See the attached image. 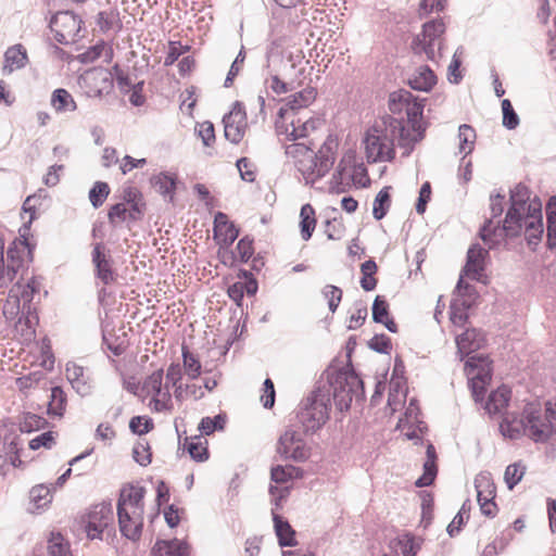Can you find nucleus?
<instances>
[{
    "label": "nucleus",
    "mask_w": 556,
    "mask_h": 556,
    "mask_svg": "<svg viewBox=\"0 0 556 556\" xmlns=\"http://www.w3.org/2000/svg\"><path fill=\"white\" fill-rule=\"evenodd\" d=\"M300 469L294 466H276L271 469L270 477L276 483H285L299 477Z\"/></svg>",
    "instance_id": "nucleus-52"
},
{
    "label": "nucleus",
    "mask_w": 556,
    "mask_h": 556,
    "mask_svg": "<svg viewBox=\"0 0 556 556\" xmlns=\"http://www.w3.org/2000/svg\"><path fill=\"white\" fill-rule=\"evenodd\" d=\"M503 125L507 129H515L519 125V117L508 99L502 101Z\"/></svg>",
    "instance_id": "nucleus-57"
},
{
    "label": "nucleus",
    "mask_w": 556,
    "mask_h": 556,
    "mask_svg": "<svg viewBox=\"0 0 556 556\" xmlns=\"http://www.w3.org/2000/svg\"><path fill=\"white\" fill-rule=\"evenodd\" d=\"M530 191L527 186L519 184L510 191V206L502 226L497 225L491 230L492 220H486L480 229V238L490 249L505 242L507 237H517L522 231V215L528 213Z\"/></svg>",
    "instance_id": "nucleus-2"
},
{
    "label": "nucleus",
    "mask_w": 556,
    "mask_h": 556,
    "mask_svg": "<svg viewBox=\"0 0 556 556\" xmlns=\"http://www.w3.org/2000/svg\"><path fill=\"white\" fill-rule=\"evenodd\" d=\"M195 130L204 146L210 147L215 140L214 126L211 122H203L197 125Z\"/></svg>",
    "instance_id": "nucleus-63"
},
{
    "label": "nucleus",
    "mask_w": 556,
    "mask_h": 556,
    "mask_svg": "<svg viewBox=\"0 0 556 556\" xmlns=\"http://www.w3.org/2000/svg\"><path fill=\"white\" fill-rule=\"evenodd\" d=\"M316 127L317 121L312 118L304 122L301 118L292 119L290 128H286V135L290 140H298L308 136L311 131L316 129Z\"/></svg>",
    "instance_id": "nucleus-36"
},
{
    "label": "nucleus",
    "mask_w": 556,
    "mask_h": 556,
    "mask_svg": "<svg viewBox=\"0 0 556 556\" xmlns=\"http://www.w3.org/2000/svg\"><path fill=\"white\" fill-rule=\"evenodd\" d=\"M458 138H459V153H464L465 155L471 153L476 139L475 129L467 124H463L458 128Z\"/></svg>",
    "instance_id": "nucleus-46"
},
{
    "label": "nucleus",
    "mask_w": 556,
    "mask_h": 556,
    "mask_svg": "<svg viewBox=\"0 0 556 556\" xmlns=\"http://www.w3.org/2000/svg\"><path fill=\"white\" fill-rule=\"evenodd\" d=\"M65 372L72 388L80 396H86L91 393L92 384L89 376L86 375L84 367L75 363H67Z\"/></svg>",
    "instance_id": "nucleus-22"
},
{
    "label": "nucleus",
    "mask_w": 556,
    "mask_h": 556,
    "mask_svg": "<svg viewBox=\"0 0 556 556\" xmlns=\"http://www.w3.org/2000/svg\"><path fill=\"white\" fill-rule=\"evenodd\" d=\"M226 424V416L218 414L215 417H204L199 424V430L202 434L210 435L216 430H223Z\"/></svg>",
    "instance_id": "nucleus-48"
},
{
    "label": "nucleus",
    "mask_w": 556,
    "mask_h": 556,
    "mask_svg": "<svg viewBox=\"0 0 556 556\" xmlns=\"http://www.w3.org/2000/svg\"><path fill=\"white\" fill-rule=\"evenodd\" d=\"M391 547L403 556H415L419 549V544L416 543L413 535L404 533L391 542Z\"/></svg>",
    "instance_id": "nucleus-43"
},
{
    "label": "nucleus",
    "mask_w": 556,
    "mask_h": 556,
    "mask_svg": "<svg viewBox=\"0 0 556 556\" xmlns=\"http://www.w3.org/2000/svg\"><path fill=\"white\" fill-rule=\"evenodd\" d=\"M113 521V510L111 505H96L87 516L85 530L90 540L101 539L104 530Z\"/></svg>",
    "instance_id": "nucleus-15"
},
{
    "label": "nucleus",
    "mask_w": 556,
    "mask_h": 556,
    "mask_svg": "<svg viewBox=\"0 0 556 556\" xmlns=\"http://www.w3.org/2000/svg\"><path fill=\"white\" fill-rule=\"evenodd\" d=\"M182 358L185 371L190 379H195L201 374V363L199 359L185 346H182Z\"/></svg>",
    "instance_id": "nucleus-50"
},
{
    "label": "nucleus",
    "mask_w": 556,
    "mask_h": 556,
    "mask_svg": "<svg viewBox=\"0 0 556 556\" xmlns=\"http://www.w3.org/2000/svg\"><path fill=\"white\" fill-rule=\"evenodd\" d=\"M30 504L34 506L29 507L30 513L46 508L52 501L51 488L47 484H38L31 488L29 491Z\"/></svg>",
    "instance_id": "nucleus-34"
},
{
    "label": "nucleus",
    "mask_w": 556,
    "mask_h": 556,
    "mask_svg": "<svg viewBox=\"0 0 556 556\" xmlns=\"http://www.w3.org/2000/svg\"><path fill=\"white\" fill-rule=\"evenodd\" d=\"M132 456L140 466H148L151 463V453L148 442L139 441L132 448Z\"/></svg>",
    "instance_id": "nucleus-60"
},
{
    "label": "nucleus",
    "mask_w": 556,
    "mask_h": 556,
    "mask_svg": "<svg viewBox=\"0 0 556 556\" xmlns=\"http://www.w3.org/2000/svg\"><path fill=\"white\" fill-rule=\"evenodd\" d=\"M424 99H418L408 90H397L390 94L389 108L392 113H406L407 121H404L405 131L409 134L412 143L415 146L424 138L426 126L422 121Z\"/></svg>",
    "instance_id": "nucleus-5"
},
{
    "label": "nucleus",
    "mask_w": 556,
    "mask_h": 556,
    "mask_svg": "<svg viewBox=\"0 0 556 556\" xmlns=\"http://www.w3.org/2000/svg\"><path fill=\"white\" fill-rule=\"evenodd\" d=\"M328 302L329 309L334 313L342 299V290L339 287L328 285L321 291Z\"/></svg>",
    "instance_id": "nucleus-59"
},
{
    "label": "nucleus",
    "mask_w": 556,
    "mask_h": 556,
    "mask_svg": "<svg viewBox=\"0 0 556 556\" xmlns=\"http://www.w3.org/2000/svg\"><path fill=\"white\" fill-rule=\"evenodd\" d=\"M541 206L540 201L533 200V202L528 205V213L522 215V230H525V235L530 244L536 243L543 233Z\"/></svg>",
    "instance_id": "nucleus-16"
},
{
    "label": "nucleus",
    "mask_w": 556,
    "mask_h": 556,
    "mask_svg": "<svg viewBox=\"0 0 556 556\" xmlns=\"http://www.w3.org/2000/svg\"><path fill=\"white\" fill-rule=\"evenodd\" d=\"M406 393L404 392V386L400 380H391L390 390L388 396V405L392 410H396V405L401 404L405 400Z\"/></svg>",
    "instance_id": "nucleus-54"
},
{
    "label": "nucleus",
    "mask_w": 556,
    "mask_h": 556,
    "mask_svg": "<svg viewBox=\"0 0 556 556\" xmlns=\"http://www.w3.org/2000/svg\"><path fill=\"white\" fill-rule=\"evenodd\" d=\"M345 169L343 162H340L330 181L329 189L331 192L341 193L345 191V186L349 184L346 181L349 175L345 174Z\"/></svg>",
    "instance_id": "nucleus-53"
},
{
    "label": "nucleus",
    "mask_w": 556,
    "mask_h": 556,
    "mask_svg": "<svg viewBox=\"0 0 556 556\" xmlns=\"http://www.w3.org/2000/svg\"><path fill=\"white\" fill-rule=\"evenodd\" d=\"M244 60H245V52H244V48L242 47L241 50L239 51L238 55L236 56L235 61L232 62V64L229 68V72L226 76V79L224 83V86L226 88H228L232 85L233 79L240 73V71L242 68Z\"/></svg>",
    "instance_id": "nucleus-61"
},
{
    "label": "nucleus",
    "mask_w": 556,
    "mask_h": 556,
    "mask_svg": "<svg viewBox=\"0 0 556 556\" xmlns=\"http://www.w3.org/2000/svg\"><path fill=\"white\" fill-rule=\"evenodd\" d=\"M395 142L408 155L414 144L405 131L404 119L387 115L376 121L363 138L365 155L368 162H390L395 156Z\"/></svg>",
    "instance_id": "nucleus-1"
},
{
    "label": "nucleus",
    "mask_w": 556,
    "mask_h": 556,
    "mask_svg": "<svg viewBox=\"0 0 556 556\" xmlns=\"http://www.w3.org/2000/svg\"><path fill=\"white\" fill-rule=\"evenodd\" d=\"M325 375L326 382H320L318 387L329 394V403L332 397L339 410L349 409L353 400L359 401L364 397L363 380L352 367L328 368Z\"/></svg>",
    "instance_id": "nucleus-3"
},
{
    "label": "nucleus",
    "mask_w": 556,
    "mask_h": 556,
    "mask_svg": "<svg viewBox=\"0 0 556 556\" xmlns=\"http://www.w3.org/2000/svg\"><path fill=\"white\" fill-rule=\"evenodd\" d=\"M277 452L286 459H292L295 462H303L309 456L302 434L292 428L286 429L280 435L277 444Z\"/></svg>",
    "instance_id": "nucleus-12"
},
{
    "label": "nucleus",
    "mask_w": 556,
    "mask_h": 556,
    "mask_svg": "<svg viewBox=\"0 0 556 556\" xmlns=\"http://www.w3.org/2000/svg\"><path fill=\"white\" fill-rule=\"evenodd\" d=\"M475 488L477 490L478 502L493 501L495 497V486L490 477L485 473H480L475 479Z\"/></svg>",
    "instance_id": "nucleus-44"
},
{
    "label": "nucleus",
    "mask_w": 556,
    "mask_h": 556,
    "mask_svg": "<svg viewBox=\"0 0 556 556\" xmlns=\"http://www.w3.org/2000/svg\"><path fill=\"white\" fill-rule=\"evenodd\" d=\"M236 166L240 173L242 180L252 182L255 179L254 165L247 157H241L237 161Z\"/></svg>",
    "instance_id": "nucleus-64"
},
{
    "label": "nucleus",
    "mask_w": 556,
    "mask_h": 556,
    "mask_svg": "<svg viewBox=\"0 0 556 556\" xmlns=\"http://www.w3.org/2000/svg\"><path fill=\"white\" fill-rule=\"evenodd\" d=\"M144 492L146 491L142 486L130 485L128 488H124L121 491L117 502V511H122L124 508L126 511L135 514V519L138 518L139 514L144 513Z\"/></svg>",
    "instance_id": "nucleus-17"
},
{
    "label": "nucleus",
    "mask_w": 556,
    "mask_h": 556,
    "mask_svg": "<svg viewBox=\"0 0 556 556\" xmlns=\"http://www.w3.org/2000/svg\"><path fill=\"white\" fill-rule=\"evenodd\" d=\"M523 416L526 435L534 442H546L556 434V403L547 402L544 409L536 404H528Z\"/></svg>",
    "instance_id": "nucleus-6"
},
{
    "label": "nucleus",
    "mask_w": 556,
    "mask_h": 556,
    "mask_svg": "<svg viewBox=\"0 0 556 556\" xmlns=\"http://www.w3.org/2000/svg\"><path fill=\"white\" fill-rule=\"evenodd\" d=\"M389 316V305L387 301L381 296L377 295L372 303V319L376 323L384 321V318Z\"/></svg>",
    "instance_id": "nucleus-62"
},
{
    "label": "nucleus",
    "mask_w": 556,
    "mask_h": 556,
    "mask_svg": "<svg viewBox=\"0 0 556 556\" xmlns=\"http://www.w3.org/2000/svg\"><path fill=\"white\" fill-rule=\"evenodd\" d=\"M391 187H384L382 188L378 194L376 195L372 204V215L377 220L382 219L391 205V198L389 190Z\"/></svg>",
    "instance_id": "nucleus-45"
},
{
    "label": "nucleus",
    "mask_w": 556,
    "mask_h": 556,
    "mask_svg": "<svg viewBox=\"0 0 556 556\" xmlns=\"http://www.w3.org/2000/svg\"><path fill=\"white\" fill-rule=\"evenodd\" d=\"M273 520L279 545L295 546V531L292 529L290 523L276 513H273Z\"/></svg>",
    "instance_id": "nucleus-29"
},
{
    "label": "nucleus",
    "mask_w": 556,
    "mask_h": 556,
    "mask_svg": "<svg viewBox=\"0 0 556 556\" xmlns=\"http://www.w3.org/2000/svg\"><path fill=\"white\" fill-rule=\"evenodd\" d=\"M117 517L121 533L128 540H139L143 527V514H139L138 518L135 519V514L123 508L122 511H117Z\"/></svg>",
    "instance_id": "nucleus-21"
},
{
    "label": "nucleus",
    "mask_w": 556,
    "mask_h": 556,
    "mask_svg": "<svg viewBox=\"0 0 556 556\" xmlns=\"http://www.w3.org/2000/svg\"><path fill=\"white\" fill-rule=\"evenodd\" d=\"M329 410V394L320 387H317L312 394L301 403L298 418L305 432H315L328 420Z\"/></svg>",
    "instance_id": "nucleus-7"
},
{
    "label": "nucleus",
    "mask_w": 556,
    "mask_h": 556,
    "mask_svg": "<svg viewBox=\"0 0 556 556\" xmlns=\"http://www.w3.org/2000/svg\"><path fill=\"white\" fill-rule=\"evenodd\" d=\"M526 428L523 415L521 417L506 416L500 424L501 433L505 438H509L511 440L526 435Z\"/></svg>",
    "instance_id": "nucleus-31"
},
{
    "label": "nucleus",
    "mask_w": 556,
    "mask_h": 556,
    "mask_svg": "<svg viewBox=\"0 0 556 556\" xmlns=\"http://www.w3.org/2000/svg\"><path fill=\"white\" fill-rule=\"evenodd\" d=\"M51 105L56 112H74L77 109L76 102L72 94L63 89L59 88L52 92Z\"/></svg>",
    "instance_id": "nucleus-38"
},
{
    "label": "nucleus",
    "mask_w": 556,
    "mask_h": 556,
    "mask_svg": "<svg viewBox=\"0 0 556 556\" xmlns=\"http://www.w3.org/2000/svg\"><path fill=\"white\" fill-rule=\"evenodd\" d=\"M437 84V76L433 71L425 65L416 70L409 78V86L419 91H429Z\"/></svg>",
    "instance_id": "nucleus-27"
},
{
    "label": "nucleus",
    "mask_w": 556,
    "mask_h": 556,
    "mask_svg": "<svg viewBox=\"0 0 556 556\" xmlns=\"http://www.w3.org/2000/svg\"><path fill=\"white\" fill-rule=\"evenodd\" d=\"M225 137L232 143H239L247 130V113L242 102L236 101L231 111L223 118Z\"/></svg>",
    "instance_id": "nucleus-14"
},
{
    "label": "nucleus",
    "mask_w": 556,
    "mask_h": 556,
    "mask_svg": "<svg viewBox=\"0 0 556 556\" xmlns=\"http://www.w3.org/2000/svg\"><path fill=\"white\" fill-rule=\"evenodd\" d=\"M110 193L106 182L97 181L89 191V200L94 208L100 207Z\"/></svg>",
    "instance_id": "nucleus-51"
},
{
    "label": "nucleus",
    "mask_w": 556,
    "mask_h": 556,
    "mask_svg": "<svg viewBox=\"0 0 556 556\" xmlns=\"http://www.w3.org/2000/svg\"><path fill=\"white\" fill-rule=\"evenodd\" d=\"M525 475V467H522L520 464L515 463L509 466H507L505 473H504V480L507 484V488L509 490H513L515 485H517L522 477Z\"/></svg>",
    "instance_id": "nucleus-55"
},
{
    "label": "nucleus",
    "mask_w": 556,
    "mask_h": 556,
    "mask_svg": "<svg viewBox=\"0 0 556 556\" xmlns=\"http://www.w3.org/2000/svg\"><path fill=\"white\" fill-rule=\"evenodd\" d=\"M38 324V316L36 309H30V312H24L18 317L15 329L25 341H30L35 338V327Z\"/></svg>",
    "instance_id": "nucleus-32"
},
{
    "label": "nucleus",
    "mask_w": 556,
    "mask_h": 556,
    "mask_svg": "<svg viewBox=\"0 0 556 556\" xmlns=\"http://www.w3.org/2000/svg\"><path fill=\"white\" fill-rule=\"evenodd\" d=\"M79 84L88 97H102L113 88V78L109 71L97 68L81 75Z\"/></svg>",
    "instance_id": "nucleus-13"
},
{
    "label": "nucleus",
    "mask_w": 556,
    "mask_h": 556,
    "mask_svg": "<svg viewBox=\"0 0 556 556\" xmlns=\"http://www.w3.org/2000/svg\"><path fill=\"white\" fill-rule=\"evenodd\" d=\"M426 462L424 464V475L417 479L416 485L419 488L429 486L432 484L437 477V453L435 448L431 443H428L426 451Z\"/></svg>",
    "instance_id": "nucleus-26"
},
{
    "label": "nucleus",
    "mask_w": 556,
    "mask_h": 556,
    "mask_svg": "<svg viewBox=\"0 0 556 556\" xmlns=\"http://www.w3.org/2000/svg\"><path fill=\"white\" fill-rule=\"evenodd\" d=\"M81 18L70 11L56 13L50 22L55 40L61 45L74 43L79 37Z\"/></svg>",
    "instance_id": "nucleus-10"
},
{
    "label": "nucleus",
    "mask_w": 556,
    "mask_h": 556,
    "mask_svg": "<svg viewBox=\"0 0 556 556\" xmlns=\"http://www.w3.org/2000/svg\"><path fill=\"white\" fill-rule=\"evenodd\" d=\"M92 263L96 267V276L104 285H110L115 279V273L111 266V258L104 253L102 243H96L92 251Z\"/></svg>",
    "instance_id": "nucleus-18"
},
{
    "label": "nucleus",
    "mask_w": 556,
    "mask_h": 556,
    "mask_svg": "<svg viewBox=\"0 0 556 556\" xmlns=\"http://www.w3.org/2000/svg\"><path fill=\"white\" fill-rule=\"evenodd\" d=\"M463 54V48L459 47L457 48V50L455 51L454 55H453V59L448 65V68H447V79L450 83L452 84H458L462 78H463V75L459 71V67H460V64H462V60H460V55Z\"/></svg>",
    "instance_id": "nucleus-58"
},
{
    "label": "nucleus",
    "mask_w": 556,
    "mask_h": 556,
    "mask_svg": "<svg viewBox=\"0 0 556 556\" xmlns=\"http://www.w3.org/2000/svg\"><path fill=\"white\" fill-rule=\"evenodd\" d=\"M48 556H72L71 546L61 533L52 532L47 544Z\"/></svg>",
    "instance_id": "nucleus-42"
},
{
    "label": "nucleus",
    "mask_w": 556,
    "mask_h": 556,
    "mask_svg": "<svg viewBox=\"0 0 556 556\" xmlns=\"http://www.w3.org/2000/svg\"><path fill=\"white\" fill-rule=\"evenodd\" d=\"M39 283L36 281L34 277L27 280L26 283H21L17 281L13 288L10 290V293H17L21 303H22V313L30 312V309H35L33 306V298L34 294L38 291Z\"/></svg>",
    "instance_id": "nucleus-25"
},
{
    "label": "nucleus",
    "mask_w": 556,
    "mask_h": 556,
    "mask_svg": "<svg viewBox=\"0 0 556 556\" xmlns=\"http://www.w3.org/2000/svg\"><path fill=\"white\" fill-rule=\"evenodd\" d=\"M509 399V389L505 386L500 387L489 395L484 408L490 415L502 414L503 410L507 407Z\"/></svg>",
    "instance_id": "nucleus-28"
},
{
    "label": "nucleus",
    "mask_w": 556,
    "mask_h": 556,
    "mask_svg": "<svg viewBox=\"0 0 556 556\" xmlns=\"http://www.w3.org/2000/svg\"><path fill=\"white\" fill-rule=\"evenodd\" d=\"M101 56H105L106 61H109L112 56V49L104 41L94 45L83 54H80V59L85 63L94 62Z\"/></svg>",
    "instance_id": "nucleus-47"
},
{
    "label": "nucleus",
    "mask_w": 556,
    "mask_h": 556,
    "mask_svg": "<svg viewBox=\"0 0 556 556\" xmlns=\"http://www.w3.org/2000/svg\"><path fill=\"white\" fill-rule=\"evenodd\" d=\"M154 189L163 197H168L169 201L174 198L176 189V178L167 173H160L151 178Z\"/></svg>",
    "instance_id": "nucleus-39"
},
{
    "label": "nucleus",
    "mask_w": 556,
    "mask_h": 556,
    "mask_svg": "<svg viewBox=\"0 0 556 556\" xmlns=\"http://www.w3.org/2000/svg\"><path fill=\"white\" fill-rule=\"evenodd\" d=\"M66 394L61 387L51 389L50 400L48 403V414L50 416L62 417L66 408Z\"/></svg>",
    "instance_id": "nucleus-40"
},
{
    "label": "nucleus",
    "mask_w": 556,
    "mask_h": 556,
    "mask_svg": "<svg viewBox=\"0 0 556 556\" xmlns=\"http://www.w3.org/2000/svg\"><path fill=\"white\" fill-rule=\"evenodd\" d=\"M8 265L4 269V279H0V286H4L8 281H12L23 267L24 260L21 251L16 247H10L7 251Z\"/></svg>",
    "instance_id": "nucleus-33"
},
{
    "label": "nucleus",
    "mask_w": 556,
    "mask_h": 556,
    "mask_svg": "<svg viewBox=\"0 0 556 556\" xmlns=\"http://www.w3.org/2000/svg\"><path fill=\"white\" fill-rule=\"evenodd\" d=\"M457 353L460 359L479 350L483 344V336L475 328L466 329L465 332L456 337Z\"/></svg>",
    "instance_id": "nucleus-23"
},
{
    "label": "nucleus",
    "mask_w": 556,
    "mask_h": 556,
    "mask_svg": "<svg viewBox=\"0 0 556 556\" xmlns=\"http://www.w3.org/2000/svg\"><path fill=\"white\" fill-rule=\"evenodd\" d=\"M445 31V25L442 21H431L424 25L422 31L412 43L415 54H425L427 60L438 62L441 58L442 35Z\"/></svg>",
    "instance_id": "nucleus-8"
},
{
    "label": "nucleus",
    "mask_w": 556,
    "mask_h": 556,
    "mask_svg": "<svg viewBox=\"0 0 556 556\" xmlns=\"http://www.w3.org/2000/svg\"><path fill=\"white\" fill-rule=\"evenodd\" d=\"M301 237L304 241L311 239L316 226L315 211L311 204L302 206L300 212Z\"/></svg>",
    "instance_id": "nucleus-41"
},
{
    "label": "nucleus",
    "mask_w": 556,
    "mask_h": 556,
    "mask_svg": "<svg viewBox=\"0 0 556 556\" xmlns=\"http://www.w3.org/2000/svg\"><path fill=\"white\" fill-rule=\"evenodd\" d=\"M28 62L27 52L22 45L10 47L4 53L3 72L11 74L16 70L26 66Z\"/></svg>",
    "instance_id": "nucleus-24"
},
{
    "label": "nucleus",
    "mask_w": 556,
    "mask_h": 556,
    "mask_svg": "<svg viewBox=\"0 0 556 556\" xmlns=\"http://www.w3.org/2000/svg\"><path fill=\"white\" fill-rule=\"evenodd\" d=\"M239 231L236 226L229 222L228 216L218 212L214 218V237L219 244L229 247L238 238Z\"/></svg>",
    "instance_id": "nucleus-19"
},
{
    "label": "nucleus",
    "mask_w": 556,
    "mask_h": 556,
    "mask_svg": "<svg viewBox=\"0 0 556 556\" xmlns=\"http://www.w3.org/2000/svg\"><path fill=\"white\" fill-rule=\"evenodd\" d=\"M316 98V92L313 88L304 89L290 97L286 103V108L280 109V115H283L288 110L295 111L301 108L308 106Z\"/></svg>",
    "instance_id": "nucleus-37"
},
{
    "label": "nucleus",
    "mask_w": 556,
    "mask_h": 556,
    "mask_svg": "<svg viewBox=\"0 0 556 556\" xmlns=\"http://www.w3.org/2000/svg\"><path fill=\"white\" fill-rule=\"evenodd\" d=\"M286 154L295 160V166L306 185H314L323 178L334 163V152L327 143L317 153L304 143H291L286 147Z\"/></svg>",
    "instance_id": "nucleus-4"
},
{
    "label": "nucleus",
    "mask_w": 556,
    "mask_h": 556,
    "mask_svg": "<svg viewBox=\"0 0 556 556\" xmlns=\"http://www.w3.org/2000/svg\"><path fill=\"white\" fill-rule=\"evenodd\" d=\"M207 441L201 437L186 438L184 442V450H186L190 457L195 462H204L208 458Z\"/></svg>",
    "instance_id": "nucleus-35"
},
{
    "label": "nucleus",
    "mask_w": 556,
    "mask_h": 556,
    "mask_svg": "<svg viewBox=\"0 0 556 556\" xmlns=\"http://www.w3.org/2000/svg\"><path fill=\"white\" fill-rule=\"evenodd\" d=\"M465 372L476 402L483 399L486 384L492 377L491 362L488 356L472 355L465 363Z\"/></svg>",
    "instance_id": "nucleus-9"
},
{
    "label": "nucleus",
    "mask_w": 556,
    "mask_h": 556,
    "mask_svg": "<svg viewBox=\"0 0 556 556\" xmlns=\"http://www.w3.org/2000/svg\"><path fill=\"white\" fill-rule=\"evenodd\" d=\"M486 255L488 251L480 244H472L467 252V262L464 268L465 275L473 280H480L484 270V258Z\"/></svg>",
    "instance_id": "nucleus-20"
},
{
    "label": "nucleus",
    "mask_w": 556,
    "mask_h": 556,
    "mask_svg": "<svg viewBox=\"0 0 556 556\" xmlns=\"http://www.w3.org/2000/svg\"><path fill=\"white\" fill-rule=\"evenodd\" d=\"M275 59H280L278 54H274L271 51H268L266 53V70L268 77L265 79V86L267 89L271 90L276 94H283L289 91L288 85L280 80L278 77V74L271 70V62L275 61Z\"/></svg>",
    "instance_id": "nucleus-30"
},
{
    "label": "nucleus",
    "mask_w": 556,
    "mask_h": 556,
    "mask_svg": "<svg viewBox=\"0 0 556 556\" xmlns=\"http://www.w3.org/2000/svg\"><path fill=\"white\" fill-rule=\"evenodd\" d=\"M469 305L466 304L465 301L459 303L458 301H453L450 307V319L454 326L463 327L465 326L468 314L467 308Z\"/></svg>",
    "instance_id": "nucleus-49"
},
{
    "label": "nucleus",
    "mask_w": 556,
    "mask_h": 556,
    "mask_svg": "<svg viewBox=\"0 0 556 556\" xmlns=\"http://www.w3.org/2000/svg\"><path fill=\"white\" fill-rule=\"evenodd\" d=\"M142 392L151 395L150 406L155 412H165L172 408V395L169 387L163 386V370L159 369L148 376L141 387Z\"/></svg>",
    "instance_id": "nucleus-11"
},
{
    "label": "nucleus",
    "mask_w": 556,
    "mask_h": 556,
    "mask_svg": "<svg viewBox=\"0 0 556 556\" xmlns=\"http://www.w3.org/2000/svg\"><path fill=\"white\" fill-rule=\"evenodd\" d=\"M18 314L22 315V303L17 293L13 292L8 295V299L3 305V315L7 319H14Z\"/></svg>",
    "instance_id": "nucleus-56"
}]
</instances>
